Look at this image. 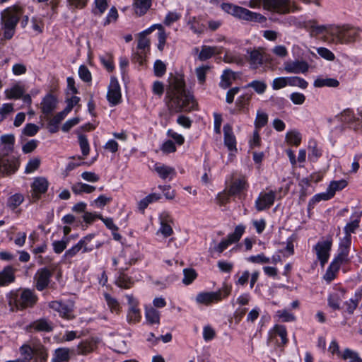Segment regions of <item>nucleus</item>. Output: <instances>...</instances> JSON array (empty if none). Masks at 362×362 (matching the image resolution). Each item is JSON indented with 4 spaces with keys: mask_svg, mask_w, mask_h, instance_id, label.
<instances>
[{
    "mask_svg": "<svg viewBox=\"0 0 362 362\" xmlns=\"http://www.w3.org/2000/svg\"><path fill=\"white\" fill-rule=\"evenodd\" d=\"M165 102L171 113L191 112L198 110L199 105L192 92L186 88L182 76L175 77L167 89Z\"/></svg>",
    "mask_w": 362,
    "mask_h": 362,
    "instance_id": "1",
    "label": "nucleus"
},
{
    "mask_svg": "<svg viewBox=\"0 0 362 362\" xmlns=\"http://www.w3.org/2000/svg\"><path fill=\"white\" fill-rule=\"evenodd\" d=\"M23 13V8L16 5L8 6L1 11L0 23L4 30V40H9L14 36Z\"/></svg>",
    "mask_w": 362,
    "mask_h": 362,
    "instance_id": "2",
    "label": "nucleus"
},
{
    "mask_svg": "<svg viewBox=\"0 0 362 362\" xmlns=\"http://www.w3.org/2000/svg\"><path fill=\"white\" fill-rule=\"evenodd\" d=\"M37 300V296L30 288L12 290L8 295V305L12 310H24L33 308Z\"/></svg>",
    "mask_w": 362,
    "mask_h": 362,
    "instance_id": "3",
    "label": "nucleus"
},
{
    "mask_svg": "<svg viewBox=\"0 0 362 362\" xmlns=\"http://www.w3.org/2000/svg\"><path fill=\"white\" fill-rule=\"evenodd\" d=\"M221 8L227 13L240 20L259 23H264L267 21V18L262 14L251 11L244 7L231 3H223Z\"/></svg>",
    "mask_w": 362,
    "mask_h": 362,
    "instance_id": "4",
    "label": "nucleus"
},
{
    "mask_svg": "<svg viewBox=\"0 0 362 362\" xmlns=\"http://www.w3.org/2000/svg\"><path fill=\"white\" fill-rule=\"evenodd\" d=\"M232 286L223 283L222 287L216 291L200 292L196 296V302L198 304L206 306L218 303L227 298L231 293Z\"/></svg>",
    "mask_w": 362,
    "mask_h": 362,
    "instance_id": "5",
    "label": "nucleus"
},
{
    "mask_svg": "<svg viewBox=\"0 0 362 362\" xmlns=\"http://www.w3.org/2000/svg\"><path fill=\"white\" fill-rule=\"evenodd\" d=\"M263 6L264 9L279 15L295 13L300 10V7L291 0H263Z\"/></svg>",
    "mask_w": 362,
    "mask_h": 362,
    "instance_id": "6",
    "label": "nucleus"
},
{
    "mask_svg": "<svg viewBox=\"0 0 362 362\" xmlns=\"http://www.w3.org/2000/svg\"><path fill=\"white\" fill-rule=\"evenodd\" d=\"M75 303L73 300H52L49 303V308L58 313L62 318L71 320L75 318Z\"/></svg>",
    "mask_w": 362,
    "mask_h": 362,
    "instance_id": "7",
    "label": "nucleus"
},
{
    "mask_svg": "<svg viewBox=\"0 0 362 362\" xmlns=\"http://www.w3.org/2000/svg\"><path fill=\"white\" fill-rule=\"evenodd\" d=\"M249 188L250 184L247 178L245 175H240L231 181L230 185L227 189L230 194L233 195V197H237L242 202L245 199Z\"/></svg>",
    "mask_w": 362,
    "mask_h": 362,
    "instance_id": "8",
    "label": "nucleus"
},
{
    "mask_svg": "<svg viewBox=\"0 0 362 362\" xmlns=\"http://www.w3.org/2000/svg\"><path fill=\"white\" fill-rule=\"evenodd\" d=\"M245 226L239 224L235 227L234 231L229 233L226 238L214 247V250L219 254L223 253L232 244L238 243L245 232Z\"/></svg>",
    "mask_w": 362,
    "mask_h": 362,
    "instance_id": "9",
    "label": "nucleus"
},
{
    "mask_svg": "<svg viewBox=\"0 0 362 362\" xmlns=\"http://www.w3.org/2000/svg\"><path fill=\"white\" fill-rule=\"evenodd\" d=\"M49 186V183L46 177L42 176L34 177L33 182L30 185V203H37L40 199H41L42 196L47 192Z\"/></svg>",
    "mask_w": 362,
    "mask_h": 362,
    "instance_id": "10",
    "label": "nucleus"
},
{
    "mask_svg": "<svg viewBox=\"0 0 362 362\" xmlns=\"http://www.w3.org/2000/svg\"><path fill=\"white\" fill-rule=\"evenodd\" d=\"M20 165L21 161L18 156L10 155L0 158V173L4 176L16 173Z\"/></svg>",
    "mask_w": 362,
    "mask_h": 362,
    "instance_id": "11",
    "label": "nucleus"
},
{
    "mask_svg": "<svg viewBox=\"0 0 362 362\" xmlns=\"http://www.w3.org/2000/svg\"><path fill=\"white\" fill-rule=\"evenodd\" d=\"M332 243V238L328 237L325 240L317 242L313 247L316 252L317 259L320 261L322 267H324L329 259Z\"/></svg>",
    "mask_w": 362,
    "mask_h": 362,
    "instance_id": "12",
    "label": "nucleus"
},
{
    "mask_svg": "<svg viewBox=\"0 0 362 362\" xmlns=\"http://www.w3.org/2000/svg\"><path fill=\"white\" fill-rule=\"evenodd\" d=\"M276 199V191L261 192L255 201V208L257 211L268 210L274 205Z\"/></svg>",
    "mask_w": 362,
    "mask_h": 362,
    "instance_id": "13",
    "label": "nucleus"
},
{
    "mask_svg": "<svg viewBox=\"0 0 362 362\" xmlns=\"http://www.w3.org/2000/svg\"><path fill=\"white\" fill-rule=\"evenodd\" d=\"M341 122L348 128L358 132L362 129L361 118L356 117L352 108H346L340 114Z\"/></svg>",
    "mask_w": 362,
    "mask_h": 362,
    "instance_id": "14",
    "label": "nucleus"
},
{
    "mask_svg": "<svg viewBox=\"0 0 362 362\" xmlns=\"http://www.w3.org/2000/svg\"><path fill=\"white\" fill-rule=\"evenodd\" d=\"M53 276V271L47 267H42L37 269L34 276V283L38 291L45 290L51 282Z\"/></svg>",
    "mask_w": 362,
    "mask_h": 362,
    "instance_id": "15",
    "label": "nucleus"
},
{
    "mask_svg": "<svg viewBox=\"0 0 362 362\" xmlns=\"http://www.w3.org/2000/svg\"><path fill=\"white\" fill-rule=\"evenodd\" d=\"M127 303L129 305L127 321L129 324H136L141 320V312L139 308V302L132 295H127Z\"/></svg>",
    "mask_w": 362,
    "mask_h": 362,
    "instance_id": "16",
    "label": "nucleus"
},
{
    "mask_svg": "<svg viewBox=\"0 0 362 362\" xmlns=\"http://www.w3.org/2000/svg\"><path fill=\"white\" fill-rule=\"evenodd\" d=\"M107 100L111 107L122 103V93L119 81L115 76L110 77V82L107 93Z\"/></svg>",
    "mask_w": 362,
    "mask_h": 362,
    "instance_id": "17",
    "label": "nucleus"
},
{
    "mask_svg": "<svg viewBox=\"0 0 362 362\" xmlns=\"http://www.w3.org/2000/svg\"><path fill=\"white\" fill-rule=\"evenodd\" d=\"M223 143L228 151L237 152V140L234 134L233 127L226 124L223 126Z\"/></svg>",
    "mask_w": 362,
    "mask_h": 362,
    "instance_id": "18",
    "label": "nucleus"
},
{
    "mask_svg": "<svg viewBox=\"0 0 362 362\" xmlns=\"http://www.w3.org/2000/svg\"><path fill=\"white\" fill-rule=\"evenodd\" d=\"M58 100L56 95L49 93L42 98L40 103L41 112L45 115H51L56 109Z\"/></svg>",
    "mask_w": 362,
    "mask_h": 362,
    "instance_id": "19",
    "label": "nucleus"
},
{
    "mask_svg": "<svg viewBox=\"0 0 362 362\" xmlns=\"http://www.w3.org/2000/svg\"><path fill=\"white\" fill-rule=\"evenodd\" d=\"M128 267L119 269L115 280V284L119 288L129 289L134 284V280L126 273Z\"/></svg>",
    "mask_w": 362,
    "mask_h": 362,
    "instance_id": "20",
    "label": "nucleus"
},
{
    "mask_svg": "<svg viewBox=\"0 0 362 362\" xmlns=\"http://www.w3.org/2000/svg\"><path fill=\"white\" fill-rule=\"evenodd\" d=\"M16 269L11 265H7L0 271V287L8 286L16 281Z\"/></svg>",
    "mask_w": 362,
    "mask_h": 362,
    "instance_id": "21",
    "label": "nucleus"
},
{
    "mask_svg": "<svg viewBox=\"0 0 362 362\" xmlns=\"http://www.w3.org/2000/svg\"><path fill=\"white\" fill-rule=\"evenodd\" d=\"M343 264V262L333 258L332 261L327 267L325 274L323 276V279L326 281L327 284L331 283L333 280H334L337 278L341 266Z\"/></svg>",
    "mask_w": 362,
    "mask_h": 362,
    "instance_id": "22",
    "label": "nucleus"
},
{
    "mask_svg": "<svg viewBox=\"0 0 362 362\" xmlns=\"http://www.w3.org/2000/svg\"><path fill=\"white\" fill-rule=\"evenodd\" d=\"M309 65L305 61H295L285 64L284 69L287 73L305 74L308 71Z\"/></svg>",
    "mask_w": 362,
    "mask_h": 362,
    "instance_id": "23",
    "label": "nucleus"
},
{
    "mask_svg": "<svg viewBox=\"0 0 362 362\" xmlns=\"http://www.w3.org/2000/svg\"><path fill=\"white\" fill-rule=\"evenodd\" d=\"M145 320L147 325H159L160 324V313L152 306L145 307Z\"/></svg>",
    "mask_w": 362,
    "mask_h": 362,
    "instance_id": "24",
    "label": "nucleus"
},
{
    "mask_svg": "<svg viewBox=\"0 0 362 362\" xmlns=\"http://www.w3.org/2000/svg\"><path fill=\"white\" fill-rule=\"evenodd\" d=\"M202 16H190L187 22V25L189 28V30L194 33L197 35H201L204 33L206 26L202 21Z\"/></svg>",
    "mask_w": 362,
    "mask_h": 362,
    "instance_id": "25",
    "label": "nucleus"
},
{
    "mask_svg": "<svg viewBox=\"0 0 362 362\" xmlns=\"http://www.w3.org/2000/svg\"><path fill=\"white\" fill-rule=\"evenodd\" d=\"M154 170L163 180L169 178V180H172L173 177L175 175V170L173 167L168 166L160 163L155 164Z\"/></svg>",
    "mask_w": 362,
    "mask_h": 362,
    "instance_id": "26",
    "label": "nucleus"
},
{
    "mask_svg": "<svg viewBox=\"0 0 362 362\" xmlns=\"http://www.w3.org/2000/svg\"><path fill=\"white\" fill-rule=\"evenodd\" d=\"M133 8L136 16H144L152 6V0H133Z\"/></svg>",
    "mask_w": 362,
    "mask_h": 362,
    "instance_id": "27",
    "label": "nucleus"
},
{
    "mask_svg": "<svg viewBox=\"0 0 362 362\" xmlns=\"http://www.w3.org/2000/svg\"><path fill=\"white\" fill-rule=\"evenodd\" d=\"M350 218L351 221L347 223L344 228V234L349 236H351V233H354L356 230L359 228L361 214L357 212H354L351 215Z\"/></svg>",
    "mask_w": 362,
    "mask_h": 362,
    "instance_id": "28",
    "label": "nucleus"
},
{
    "mask_svg": "<svg viewBox=\"0 0 362 362\" xmlns=\"http://www.w3.org/2000/svg\"><path fill=\"white\" fill-rule=\"evenodd\" d=\"M28 329H30V331L33 330L35 332H49L52 331L53 327L46 319L40 318L31 322L28 326Z\"/></svg>",
    "mask_w": 362,
    "mask_h": 362,
    "instance_id": "29",
    "label": "nucleus"
},
{
    "mask_svg": "<svg viewBox=\"0 0 362 362\" xmlns=\"http://www.w3.org/2000/svg\"><path fill=\"white\" fill-rule=\"evenodd\" d=\"M358 30L353 27L344 28L340 33V38L344 43L355 42L358 37Z\"/></svg>",
    "mask_w": 362,
    "mask_h": 362,
    "instance_id": "30",
    "label": "nucleus"
},
{
    "mask_svg": "<svg viewBox=\"0 0 362 362\" xmlns=\"http://www.w3.org/2000/svg\"><path fill=\"white\" fill-rule=\"evenodd\" d=\"M316 88H322L325 86L330 88H337L339 86V81L334 78L317 77L313 83Z\"/></svg>",
    "mask_w": 362,
    "mask_h": 362,
    "instance_id": "31",
    "label": "nucleus"
},
{
    "mask_svg": "<svg viewBox=\"0 0 362 362\" xmlns=\"http://www.w3.org/2000/svg\"><path fill=\"white\" fill-rule=\"evenodd\" d=\"M270 331L280 338V343L281 345H286L288 343L287 330L285 325L276 324L270 329Z\"/></svg>",
    "mask_w": 362,
    "mask_h": 362,
    "instance_id": "32",
    "label": "nucleus"
},
{
    "mask_svg": "<svg viewBox=\"0 0 362 362\" xmlns=\"http://www.w3.org/2000/svg\"><path fill=\"white\" fill-rule=\"evenodd\" d=\"M233 79H235V72L229 69H225L221 76L219 86L223 89L229 88L232 84Z\"/></svg>",
    "mask_w": 362,
    "mask_h": 362,
    "instance_id": "33",
    "label": "nucleus"
},
{
    "mask_svg": "<svg viewBox=\"0 0 362 362\" xmlns=\"http://www.w3.org/2000/svg\"><path fill=\"white\" fill-rule=\"evenodd\" d=\"M308 158L310 162H316L322 156V152L318 148L317 144L315 141H310L308 145Z\"/></svg>",
    "mask_w": 362,
    "mask_h": 362,
    "instance_id": "34",
    "label": "nucleus"
},
{
    "mask_svg": "<svg viewBox=\"0 0 362 362\" xmlns=\"http://www.w3.org/2000/svg\"><path fill=\"white\" fill-rule=\"evenodd\" d=\"M108 8L107 0H94L91 13L95 16H101Z\"/></svg>",
    "mask_w": 362,
    "mask_h": 362,
    "instance_id": "35",
    "label": "nucleus"
},
{
    "mask_svg": "<svg viewBox=\"0 0 362 362\" xmlns=\"http://www.w3.org/2000/svg\"><path fill=\"white\" fill-rule=\"evenodd\" d=\"M24 92L23 87L19 85H14L10 89H6L5 94L9 100H18L23 97Z\"/></svg>",
    "mask_w": 362,
    "mask_h": 362,
    "instance_id": "36",
    "label": "nucleus"
},
{
    "mask_svg": "<svg viewBox=\"0 0 362 362\" xmlns=\"http://www.w3.org/2000/svg\"><path fill=\"white\" fill-rule=\"evenodd\" d=\"M341 298L338 293L334 292L328 294L327 305L332 310L336 311L341 310Z\"/></svg>",
    "mask_w": 362,
    "mask_h": 362,
    "instance_id": "37",
    "label": "nucleus"
},
{
    "mask_svg": "<svg viewBox=\"0 0 362 362\" xmlns=\"http://www.w3.org/2000/svg\"><path fill=\"white\" fill-rule=\"evenodd\" d=\"M70 358L69 349L61 347L54 351V357L52 359V361L69 362Z\"/></svg>",
    "mask_w": 362,
    "mask_h": 362,
    "instance_id": "38",
    "label": "nucleus"
},
{
    "mask_svg": "<svg viewBox=\"0 0 362 362\" xmlns=\"http://www.w3.org/2000/svg\"><path fill=\"white\" fill-rule=\"evenodd\" d=\"M331 199L332 197L327 191L325 192L316 194L309 200L308 204V210H313L315 208V206L321 201H328Z\"/></svg>",
    "mask_w": 362,
    "mask_h": 362,
    "instance_id": "39",
    "label": "nucleus"
},
{
    "mask_svg": "<svg viewBox=\"0 0 362 362\" xmlns=\"http://www.w3.org/2000/svg\"><path fill=\"white\" fill-rule=\"evenodd\" d=\"M231 197H233V195L230 194L228 189L226 188L217 194L215 200L220 206H226L230 203Z\"/></svg>",
    "mask_w": 362,
    "mask_h": 362,
    "instance_id": "40",
    "label": "nucleus"
},
{
    "mask_svg": "<svg viewBox=\"0 0 362 362\" xmlns=\"http://www.w3.org/2000/svg\"><path fill=\"white\" fill-rule=\"evenodd\" d=\"M95 348V344L92 341L83 340L77 346V353L79 355H87L91 353Z\"/></svg>",
    "mask_w": 362,
    "mask_h": 362,
    "instance_id": "41",
    "label": "nucleus"
},
{
    "mask_svg": "<svg viewBox=\"0 0 362 362\" xmlns=\"http://www.w3.org/2000/svg\"><path fill=\"white\" fill-rule=\"evenodd\" d=\"M245 88H251L255 93L259 95H262L265 93L267 88V84L264 81L253 80L248 83L245 86Z\"/></svg>",
    "mask_w": 362,
    "mask_h": 362,
    "instance_id": "42",
    "label": "nucleus"
},
{
    "mask_svg": "<svg viewBox=\"0 0 362 362\" xmlns=\"http://www.w3.org/2000/svg\"><path fill=\"white\" fill-rule=\"evenodd\" d=\"M71 189L76 194L81 193L90 194L95 190V187L80 182L73 185Z\"/></svg>",
    "mask_w": 362,
    "mask_h": 362,
    "instance_id": "43",
    "label": "nucleus"
},
{
    "mask_svg": "<svg viewBox=\"0 0 362 362\" xmlns=\"http://www.w3.org/2000/svg\"><path fill=\"white\" fill-rule=\"evenodd\" d=\"M341 359L347 361V362H362L359 354L349 348H346L342 351Z\"/></svg>",
    "mask_w": 362,
    "mask_h": 362,
    "instance_id": "44",
    "label": "nucleus"
},
{
    "mask_svg": "<svg viewBox=\"0 0 362 362\" xmlns=\"http://www.w3.org/2000/svg\"><path fill=\"white\" fill-rule=\"evenodd\" d=\"M301 134L296 130L288 132L286 134V141L289 145L298 146L301 143Z\"/></svg>",
    "mask_w": 362,
    "mask_h": 362,
    "instance_id": "45",
    "label": "nucleus"
},
{
    "mask_svg": "<svg viewBox=\"0 0 362 362\" xmlns=\"http://www.w3.org/2000/svg\"><path fill=\"white\" fill-rule=\"evenodd\" d=\"M104 298L112 313H115L117 314L120 313L121 306L115 298L112 297L111 295L107 293H105Z\"/></svg>",
    "mask_w": 362,
    "mask_h": 362,
    "instance_id": "46",
    "label": "nucleus"
},
{
    "mask_svg": "<svg viewBox=\"0 0 362 362\" xmlns=\"http://www.w3.org/2000/svg\"><path fill=\"white\" fill-rule=\"evenodd\" d=\"M24 201V196L21 193H16L8 197L7 201L8 207L13 211L19 206Z\"/></svg>",
    "mask_w": 362,
    "mask_h": 362,
    "instance_id": "47",
    "label": "nucleus"
},
{
    "mask_svg": "<svg viewBox=\"0 0 362 362\" xmlns=\"http://www.w3.org/2000/svg\"><path fill=\"white\" fill-rule=\"evenodd\" d=\"M37 362H46L48 358L47 349L42 344L35 346L34 356Z\"/></svg>",
    "mask_w": 362,
    "mask_h": 362,
    "instance_id": "48",
    "label": "nucleus"
},
{
    "mask_svg": "<svg viewBox=\"0 0 362 362\" xmlns=\"http://www.w3.org/2000/svg\"><path fill=\"white\" fill-rule=\"evenodd\" d=\"M95 237V233H89L82 238L79 241L80 245L83 247V253L90 252L94 250L93 245L88 246V243Z\"/></svg>",
    "mask_w": 362,
    "mask_h": 362,
    "instance_id": "49",
    "label": "nucleus"
},
{
    "mask_svg": "<svg viewBox=\"0 0 362 362\" xmlns=\"http://www.w3.org/2000/svg\"><path fill=\"white\" fill-rule=\"evenodd\" d=\"M184 278L182 283L185 285H190L197 279V273L195 269L192 268H186L183 270Z\"/></svg>",
    "mask_w": 362,
    "mask_h": 362,
    "instance_id": "50",
    "label": "nucleus"
},
{
    "mask_svg": "<svg viewBox=\"0 0 362 362\" xmlns=\"http://www.w3.org/2000/svg\"><path fill=\"white\" fill-rule=\"evenodd\" d=\"M15 136L13 134H4L1 136V143L4 145L7 151H12L14 148Z\"/></svg>",
    "mask_w": 362,
    "mask_h": 362,
    "instance_id": "51",
    "label": "nucleus"
},
{
    "mask_svg": "<svg viewBox=\"0 0 362 362\" xmlns=\"http://www.w3.org/2000/svg\"><path fill=\"white\" fill-rule=\"evenodd\" d=\"M350 250L349 248L339 245L337 255L334 258L344 264L348 263L350 261L349 258Z\"/></svg>",
    "mask_w": 362,
    "mask_h": 362,
    "instance_id": "52",
    "label": "nucleus"
},
{
    "mask_svg": "<svg viewBox=\"0 0 362 362\" xmlns=\"http://www.w3.org/2000/svg\"><path fill=\"white\" fill-rule=\"evenodd\" d=\"M150 40L146 38V36L144 35H141L140 33L139 34V39L136 48L139 50L143 51L144 52L149 53L150 52Z\"/></svg>",
    "mask_w": 362,
    "mask_h": 362,
    "instance_id": "53",
    "label": "nucleus"
},
{
    "mask_svg": "<svg viewBox=\"0 0 362 362\" xmlns=\"http://www.w3.org/2000/svg\"><path fill=\"white\" fill-rule=\"evenodd\" d=\"M210 66L208 65H202L196 68L195 73L199 84L204 85L206 82V73L209 70Z\"/></svg>",
    "mask_w": 362,
    "mask_h": 362,
    "instance_id": "54",
    "label": "nucleus"
},
{
    "mask_svg": "<svg viewBox=\"0 0 362 362\" xmlns=\"http://www.w3.org/2000/svg\"><path fill=\"white\" fill-rule=\"evenodd\" d=\"M215 54V48L210 46L204 45L199 54V59L201 61H206L211 58Z\"/></svg>",
    "mask_w": 362,
    "mask_h": 362,
    "instance_id": "55",
    "label": "nucleus"
},
{
    "mask_svg": "<svg viewBox=\"0 0 362 362\" xmlns=\"http://www.w3.org/2000/svg\"><path fill=\"white\" fill-rule=\"evenodd\" d=\"M268 335V346H274L275 349H280L281 351L284 350L286 345L281 344L280 339H278V337L276 336V334H274L272 331L269 330Z\"/></svg>",
    "mask_w": 362,
    "mask_h": 362,
    "instance_id": "56",
    "label": "nucleus"
},
{
    "mask_svg": "<svg viewBox=\"0 0 362 362\" xmlns=\"http://www.w3.org/2000/svg\"><path fill=\"white\" fill-rule=\"evenodd\" d=\"M268 115L265 112H257L255 120V128L259 131L260 129L267 125Z\"/></svg>",
    "mask_w": 362,
    "mask_h": 362,
    "instance_id": "57",
    "label": "nucleus"
},
{
    "mask_svg": "<svg viewBox=\"0 0 362 362\" xmlns=\"http://www.w3.org/2000/svg\"><path fill=\"white\" fill-rule=\"evenodd\" d=\"M288 86H297L302 89H306L308 86V83L301 77L289 76Z\"/></svg>",
    "mask_w": 362,
    "mask_h": 362,
    "instance_id": "58",
    "label": "nucleus"
},
{
    "mask_svg": "<svg viewBox=\"0 0 362 362\" xmlns=\"http://www.w3.org/2000/svg\"><path fill=\"white\" fill-rule=\"evenodd\" d=\"M78 143L83 156H87L90 153V145L87 136L84 134L78 136Z\"/></svg>",
    "mask_w": 362,
    "mask_h": 362,
    "instance_id": "59",
    "label": "nucleus"
},
{
    "mask_svg": "<svg viewBox=\"0 0 362 362\" xmlns=\"http://www.w3.org/2000/svg\"><path fill=\"white\" fill-rule=\"evenodd\" d=\"M40 165V159L39 158H30L25 168V173L30 174L37 170Z\"/></svg>",
    "mask_w": 362,
    "mask_h": 362,
    "instance_id": "60",
    "label": "nucleus"
},
{
    "mask_svg": "<svg viewBox=\"0 0 362 362\" xmlns=\"http://www.w3.org/2000/svg\"><path fill=\"white\" fill-rule=\"evenodd\" d=\"M276 315L282 322H291L296 320V316L289 313L287 310H279L276 312Z\"/></svg>",
    "mask_w": 362,
    "mask_h": 362,
    "instance_id": "61",
    "label": "nucleus"
},
{
    "mask_svg": "<svg viewBox=\"0 0 362 362\" xmlns=\"http://www.w3.org/2000/svg\"><path fill=\"white\" fill-rule=\"evenodd\" d=\"M250 100L251 96L246 93L238 96L235 101V105L238 108V110L242 111L244 108L248 106Z\"/></svg>",
    "mask_w": 362,
    "mask_h": 362,
    "instance_id": "62",
    "label": "nucleus"
},
{
    "mask_svg": "<svg viewBox=\"0 0 362 362\" xmlns=\"http://www.w3.org/2000/svg\"><path fill=\"white\" fill-rule=\"evenodd\" d=\"M153 72L154 75L156 77H162L165 75L166 72V66L165 64L160 59H157L154 62L153 65Z\"/></svg>",
    "mask_w": 362,
    "mask_h": 362,
    "instance_id": "63",
    "label": "nucleus"
},
{
    "mask_svg": "<svg viewBox=\"0 0 362 362\" xmlns=\"http://www.w3.org/2000/svg\"><path fill=\"white\" fill-rule=\"evenodd\" d=\"M78 76L86 83H89L92 81L91 73L86 65L82 64L79 66Z\"/></svg>",
    "mask_w": 362,
    "mask_h": 362,
    "instance_id": "64",
    "label": "nucleus"
}]
</instances>
